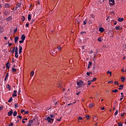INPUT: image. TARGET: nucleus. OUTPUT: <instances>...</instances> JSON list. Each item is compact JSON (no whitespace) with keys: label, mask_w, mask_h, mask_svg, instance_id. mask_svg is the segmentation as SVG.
<instances>
[{"label":"nucleus","mask_w":126,"mask_h":126,"mask_svg":"<svg viewBox=\"0 0 126 126\" xmlns=\"http://www.w3.org/2000/svg\"><path fill=\"white\" fill-rule=\"evenodd\" d=\"M50 54L52 55V56H56V54H57V49H52L51 51Z\"/></svg>","instance_id":"1"},{"label":"nucleus","mask_w":126,"mask_h":126,"mask_svg":"<svg viewBox=\"0 0 126 126\" xmlns=\"http://www.w3.org/2000/svg\"><path fill=\"white\" fill-rule=\"evenodd\" d=\"M45 120L47 121L48 123H52V122H54V119L50 118V117H48Z\"/></svg>","instance_id":"2"},{"label":"nucleus","mask_w":126,"mask_h":126,"mask_svg":"<svg viewBox=\"0 0 126 126\" xmlns=\"http://www.w3.org/2000/svg\"><path fill=\"white\" fill-rule=\"evenodd\" d=\"M77 84L78 86H79L80 87L81 86V85H82L83 84V82L81 80H79V81H78L77 82Z\"/></svg>","instance_id":"3"},{"label":"nucleus","mask_w":126,"mask_h":126,"mask_svg":"<svg viewBox=\"0 0 126 126\" xmlns=\"http://www.w3.org/2000/svg\"><path fill=\"white\" fill-rule=\"evenodd\" d=\"M109 3L110 5H114L115 4V0H109Z\"/></svg>","instance_id":"4"},{"label":"nucleus","mask_w":126,"mask_h":126,"mask_svg":"<svg viewBox=\"0 0 126 126\" xmlns=\"http://www.w3.org/2000/svg\"><path fill=\"white\" fill-rule=\"evenodd\" d=\"M98 31L99 32H100L101 33H103V32H104V31H105V29H104V28L101 27L99 29Z\"/></svg>","instance_id":"5"},{"label":"nucleus","mask_w":126,"mask_h":126,"mask_svg":"<svg viewBox=\"0 0 126 126\" xmlns=\"http://www.w3.org/2000/svg\"><path fill=\"white\" fill-rule=\"evenodd\" d=\"M13 113V111L12 110V109H11L10 112H9L8 113L7 116H10L12 115V114Z\"/></svg>","instance_id":"6"},{"label":"nucleus","mask_w":126,"mask_h":126,"mask_svg":"<svg viewBox=\"0 0 126 126\" xmlns=\"http://www.w3.org/2000/svg\"><path fill=\"white\" fill-rule=\"evenodd\" d=\"M19 48V54L20 55V54L22 53V47H21V46H20Z\"/></svg>","instance_id":"7"},{"label":"nucleus","mask_w":126,"mask_h":126,"mask_svg":"<svg viewBox=\"0 0 126 126\" xmlns=\"http://www.w3.org/2000/svg\"><path fill=\"white\" fill-rule=\"evenodd\" d=\"M117 20L118 21H119V22H123V21H124V18L119 17Z\"/></svg>","instance_id":"8"},{"label":"nucleus","mask_w":126,"mask_h":126,"mask_svg":"<svg viewBox=\"0 0 126 126\" xmlns=\"http://www.w3.org/2000/svg\"><path fill=\"white\" fill-rule=\"evenodd\" d=\"M6 67L8 69H9V68L10 67V64H9V63H8V62L6 64Z\"/></svg>","instance_id":"9"},{"label":"nucleus","mask_w":126,"mask_h":126,"mask_svg":"<svg viewBox=\"0 0 126 126\" xmlns=\"http://www.w3.org/2000/svg\"><path fill=\"white\" fill-rule=\"evenodd\" d=\"M18 39H19V37H18V36L15 37L14 41H15V44H16V43H17V41H18Z\"/></svg>","instance_id":"10"},{"label":"nucleus","mask_w":126,"mask_h":126,"mask_svg":"<svg viewBox=\"0 0 126 126\" xmlns=\"http://www.w3.org/2000/svg\"><path fill=\"white\" fill-rule=\"evenodd\" d=\"M16 93H17L16 91H14L13 94H12L13 97H16V96H17V94H16Z\"/></svg>","instance_id":"11"},{"label":"nucleus","mask_w":126,"mask_h":126,"mask_svg":"<svg viewBox=\"0 0 126 126\" xmlns=\"http://www.w3.org/2000/svg\"><path fill=\"white\" fill-rule=\"evenodd\" d=\"M118 89L119 90H123L124 89V85H120Z\"/></svg>","instance_id":"12"},{"label":"nucleus","mask_w":126,"mask_h":126,"mask_svg":"<svg viewBox=\"0 0 126 126\" xmlns=\"http://www.w3.org/2000/svg\"><path fill=\"white\" fill-rule=\"evenodd\" d=\"M31 18H32V17L31 16V14H29L28 16V21H30V20H31Z\"/></svg>","instance_id":"13"},{"label":"nucleus","mask_w":126,"mask_h":126,"mask_svg":"<svg viewBox=\"0 0 126 126\" xmlns=\"http://www.w3.org/2000/svg\"><path fill=\"white\" fill-rule=\"evenodd\" d=\"M115 29L116 30H122V28H121V27L120 26L116 27Z\"/></svg>","instance_id":"14"},{"label":"nucleus","mask_w":126,"mask_h":126,"mask_svg":"<svg viewBox=\"0 0 126 126\" xmlns=\"http://www.w3.org/2000/svg\"><path fill=\"white\" fill-rule=\"evenodd\" d=\"M21 39V40H23V41H24V40H25V35L24 34H22Z\"/></svg>","instance_id":"15"},{"label":"nucleus","mask_w":126,"mask_h":126,"mask_svg":"<svg viewBox=\"0 0 126 126\" xmlns=\"http://www.w3.org/2000/svg\"><path fill=\"white\" fill-rule=\"evenodd\" d=\"M92 65V62H89L88 66V69L90 68V66Z\"/></svg>","instance_id":"16"},{"label":"nucleus","mask_w":126,"mask_h":126,"mask_svg":"<svg viewBox=\"0 0 126 126\" xmlns=\"http://www.w3.org/2000/svg\"><path fill=\"white\" fill-rule=\"evenodd\" d=\"M21 6V3H18L16 4V8H18V7H20Z\"/></svg>","instance_id":"17"},{"label":"nucleus","mask_w":126,"mask_h":126,"mask_svg":"<svg viewBox=\"0 0 126 126\" xmlns=\"http://www.w3.org/2000/svg\"><path fill=\"white\" fill-rule=\"evenodd\" d=\"M10 7V5H9V4H5V7H6V8H9Z\"/></svg>","instance_id":"18"},{"label":"nucleus","mask_w":126,"mask_h":126,"mask_svg":"<svg viewBox=\"0 0 126 126\" xmlns=\"http://www.w3.org/2000/svg\"><path fill=\"white\" fill-rule=\"evenodd\" d=\"M57 49H58V51H59L60 52H61V51H62V47H61V46H58L57 48Z\"/></svg>","instance_id":"19"},{"label":"nucleus","mask_w":126,"mask_h":126,"mask_svg":"<svg viewBox=\"0 0 126 126\" xmlns=\"http://www.w3.org/2000/svg\"><path fill=\"white\" fill-rule=\"evenodd\" d=\"M15 50V47H14L13 48H12V50H11V51H10V53H11V54H13L14 53V50Z\"/></svg>","instance_id":"20"},{"label":"nucleus","mask_w":126,"mask_h":126,"mask_svg":"<svg viewBox=\"0 0 126 126\" xmlns=\"http://www.w3.org/2000/svg\"><path fill=\"white\" fill-rule=\"evenodd\" d=\"M11 19H12V17L11 16H10L6 19V20H7V21H10V20H11Z\"/></svg>","instance_id":"21"},{"label":"nucleus","mask_w":126,"mask_h":126,"mask_svg":"<svg viewBox=\"0 0 126 126\" xmlns=\"http://www.w3.org/2000/svg\"><path fill=\"white\" fill-rule=\"evenodd\" d=\"M13 115L14 117H16V116H17V112L14 111L13 112Z\"/></svg>","instance_id":"22"},{"label":"nucleus","mask_w":126,"mask_h":126,"mask_svg":"<svg viewBox=\"0 0 126 126\" xmlns=\"http://www.w3.org/2000/svg\"><path fill=\"white\" fill-rule=\"evenodd\" d=\"M12 101V97H11L9 99V100H8V103H11Z\"/></svg>","instance_id":"23"},{"label":"nucleus","mask_w":126,"mask_h":126,"mask_svg":"<svg viewBox=\"0 0 126 126\" xmlns=\"http://www.w3.org/2000/svg\"><path fill=\"white\" fill-rule=\"evenodd\" d=\"M121 80H122V82H125V80H126V78L124 77H122L121 78Z\"/></svg>","instance_id":"24"},{"label":"nucleus","mask_w":126,"mask_h":126,"mask_svg":"<svg viewBox=\"0 0 126 126\" xmlns=\"http://www.w3.org/2000/svg\"><path fill=\"white\" fill-rule=\"evenodd\" d=\"M107 74H110V76H112V72L108 70L107 71Z\"/></svg>","instance_id":"25"},{"label":"nucleus","mask_w":126,"mask_h":126,"mask_svg":"<svg viewBox=\"0 0 126 126\" xmlns=\"http://www.w3.org/2000/svg\"><path fill=\"white\" fill-rule=\"evenodd\" d=\"M87 23V19H86L85 20H84V21H83V25H86V24Z\"/></svg>","instance_id":"26"},{"label":"nucleus","mask_w":126,"mask_h":126,"mask_svg":"<svg viewBox=\"0 0 126 126\" xmlns=\"http://www.w3.org/2000/svg\"><path fill=\"white\" fill-rule=\"evenodd\" d=\"M93 106H94V105L93 104V103H90V104H89V107L90 108H92V107H93Z\"/></svg>","instance_id":"27"},{"label":"nucleus","mask_w":126,"mask_h":126,"mask_svg":"<svg viewBox=\"0 0 126 126\" xmlns=\"http://www.w3.org/2000/svg\"><path fill=\"white\" fill-rule=\"evenodd\" d=\"M12 72H16V69H15L14 68H12Z\"/></svg>","instance_id":"28"},{"label":"nucleus","mask_w":126,"mask_h":126,"mask_svg":"<svg viewBox=\"0 0 126 126\" xmlns=\"http://www.w3.org/2000/svg\"><path fill=\"white\" fill-rule=\"evenodd\" d=\"M14 107H15V108H19V105H18V104L17 103H15L14 105Z\"/></svg>","instance_id":"29"},{"label":"nucleus","mask_w":126,"mask_h":126,"mask_svg":"<svg viewBox=\"0 0 126 126\" xmlns=\"http://www.w3.org/2000/svg\"><path fill=\"white\" fill-rule=\"evenodd\" d=\"M119 113V110H117L115 112V113H114V116H117V115H118Z\"/></svg>","instance_id":"30"},{"label":"nucleus","mask_w":126,"mask_h":126,"mask_svg":"<svg viewBox=\"0 0 126 126\" xmlns=\"http://www.w3.org/2000/svg\"><path fill=\"white\" fill-rule=\"evenodd\" d=\"M97 40L98 42H101L102 41V37H100L97 39Z\"/></svg>","instance_id":"31"},{"label":"nucleus","mask_w":126,"mask_h":126,"mask_svg":"<svg viewBox=\"0 0 126 126\" xmlns=\"http://www.w3.org/2000/svg\"><path fill=\"white\" fill-rule=\"evenodd\" d=\"M21 20H22V21H25V17L24 16H22V18H21Z\"/></svg>","instance_id":"32"},{"label":"nucleus","mask_w":126,"mask_h":126,"mask_svg":"<svg viewBox=\"0 0 126 126\" xmlns=\"http://www.w3.org/2000/svg\"><path fill=\"white\" fill-rule=\"evenodd\" d=\"M91 83H92V81H88V85H91Z\"/></svg>","instance_id":"33"},{"label":"nucleus","mask_w":126,"mask_h":126,"mask_svg":"<svg viewBox=\"0 0 126 126\" xmlns=\"http://www.w3.org/2000/svg\"><path fill=\"white\" fill-rule=\"evenodd\" d=\"M112 92L114 93H117V92H118V90L115 89L114 90H112Z\"/></svg>","instance_id":"34"},{"label":"nucleus","mask_w":126,"mask_h":126,"mask_svg":"<svg viewBox=\"0 0 126 126\" xmlns=\"http://www.w3.org/2000/svg\"><path fill=\"white\" fill-rule=\"evenodd\" d=\"M8 77V73H7L5 76V79H4L5 81V80H6V78H7Z\"/></svg>","instance_id":"35"},{"label":"nucleus","mask_w":126,"mask_h":126,"mask_svg":"<svg viewBox=\"0 0 126 126\" xmlns=\"http://www.w3.org/2000/svg\"><path fill=\"white\" fill-rule=\"evenodd\" d=\"M33 75H34V71H32L31 72V76H33Z\"/></svg>","instance_id":"36"},{"label":"nucleus","mask_w":126,"mask_h":126,"mask_svg":"<svg viewBox=\"0 0 126 126\" xmlns=\"http://www.w3.org/2000/svg\"><path fill=\"white\" fill-rule=\"evenodd\" d=\"M15 58H18V53H15Z\"/></svg>","instance_id":"37"},{"label":"nucleus","mask_w":126,"mask_h":126,"mask_svg":"<svg viewBox=\"0 0 126 126\" xmlns=\"http://www.w3.org/2000/svg\"><path fill=\"white\" fill-rule=\"evenodd\" d=\"M118 126H123V123H118Z\"/></svg>","instance_id":"38"},{"label":"nucleus","mask_w":126,"mask_h":126,"mask_svg":"<svg viewBox=\"0 0 126 126\" xmlns=\"http://www.w3.org/2000/svg\"><path fill=\"white\" fill-rule=\"evenodd\" d=\"M82 117H79L78 118V120H80V121H82Z\"/></svg>","instance_id":"39"},{"label":"nucleus","mask_w":126,"mask_h":126,"mask_svg":"<svg viewBox=\"0 0 126 126\" xmlns=\"http://www.w3.org/2000/svg\"><path fill=\"white\" fill-rule=\"evenodd\" d=\"M114 84H115V85H119V82L118 81H115L114 82Z\"/></svg>","instance_id":"40"},{"label":"nucleus","mask_w":126,"mask_h":126,"mask_svg":"<svg viewBox=\"0 0 126 126\" xmlns=\"http://www.w3.org/2000/svg\"><path fill=\"white\" fill-rule=\"evenodd\" d=\"M96 80H97V78H94L92 80V82L96 81Z\"/></svg>","instance_id":"41"},{"label":"nucleus","mask_w":126,"mask_h":126,"mask_svg":"<svg viewBox=\"0 0 126 126\" xmlns=\"http://www.w3.org/2000/svg\"><path fill=\"white\" fill-rule=\"evenodd\" d=\"M59 87L60 88L63 87V86H62V83H60L59 84Z\"/></svg>","instance_id":"42"},{"label":"nucleus","mask_w":126,"mask_h":126,"mask_svg":"<svg viewBox=\"0 0 126 126\" xmlns=\"http://www.w3.org/2000/svg\"><path fill=\"white\" fill-rule=\"evenodd\" d=\"M21 92V90H20V89H19V90H18V95H20V93Z\"/></svg>","instance_id":"43"},{"label":"nucleus","mask_w":126,"mask_h":126,"mask_svg":"<svg viewBox=\"0 0 126 126\" xmlns=\"http://www.w3.org/2000/svg\"><path fill=\"white\" fill-rule=\"evenodd\" d=\"M23 42H24V40H20V41H19L20 44H22V43H23Z\"/></svg>","instance_id":"44"},{"label":"nucleus","mask_w":126,"mask_h":126,"mask_svg":"<svg viewBox=\"0 0 126 126\" xmlns=\"http://www.w3.org/2000/svg\"><path fill=\"white\" fill-rule=\"evenodd\" d=\"M7 88H8V89H9V90H10V86L9 85H7Z\"/></svg>","instance_id":"45"},{"label":"nucleus","mask_w":126,"mask_h":126,"mask_svg":"<svg viewBox=\"0 0 126 126\" xmlns=\"http://www.w3.org/2000/svg\"><path fill=\"white\" fill-rule=\"evenodd\" d=\"M17 118H18L19 119H22V116H21L20 115H19V116H17Z\"/></svg>","instance_id":"46"},{"label":"nucleus","mask_w":126,"mask_h":126,"mask_svg":"<svg viewBox=\"0 0 126 126\" xmlns=\"http://www.w3.org/2000/svg\"><path fill=\"white\" fill-rule=\"evenodd\" d=\"M29 124H33V120H30L29 121Z\"/></svg>","instance_id":"47"},{"label":"nucleus","mask_w":126,"mask_h":126,"mask_svg":"<svg viewBox=\"0 0 126 126\" xmlns=\"http://www.w3.org/2000/svg\"><path fill=\"white\" fill-rule=\"evenodd\" d=\"M24 114H25V115H27V114H29V112L28 111H25Z\"/></svg>","instance_id":"48"},{"label":"nucleus","mask_w":126,"mask_h":126,"mask_svg":"<svg viewBox=\"0 0 126 126\" xmlns=\"http://www.w3.org/2000/svg\"><path fill=\"white\" fill-rule=\"evenodd\" d=\"M54 117H55V115H54L53 114L50 115V118H54Z\"/></svg>","instance_id":"49"},{"label":"nucleus","mask_w":126,"mask_h":126,"mask_svg":"<svg viewBox=\"0 0 126 126\" xmlns=\"http://www.w3.org/2000/svg\"><path fill=\"white\" fill-rule=\"evenodd\" d=\"M25 112V111L24 110L22 109V110H21V113L22 114H23V113H24Z\"/></svg>","instance_id":"50"},{"label":"nucleus","mask_w":126,"mask_h":126,"mask_svg":"<svg viewBox=\"0 0 126 126\" xmlns=\"http://www.w3.org/2000/svg\"><path fill=\"white\" fill-rule=\"evenodd\" d=\"M89 24H92V21L90 20V21H89Z\"/></svg>","instance_id":"51"},{"label":"nucleus","mask_w":126,"mask_h":126,"mask_svg":"<svg viewBox=\"0 0 126 126\" xmlns=\"http://www.w3.org/2000/svg\"><path fill=\"white\" fill-rule=\"evenodd\" d=\"M15 53H18V49H15Z\"/></svg>","instance_id":"52"},{"label":"nucleus","mask_w":126,"mask_h":126,"mask_svg":"<svg viewBox=\"0 0 126 126\" xmlns=\"http://www.w3.org/2000/svg\"><path fill=\"white\" fill-rule=\"evenodd\" d=\"M28 26H29V23H27L26 24V27H28Z\"/></svg>","instance_id":"53"},{"label":"nucleus","mask_w":126,"mask_h":126,"mask_svg":"<svg viewBox=\"0 0 126 126\" xmlns=\"http://www.w3.org/2000/svg\"><path fill=\"white\" fill-rule=\"evenodd\" d=\"M2 109H3V107L0 106V111H1V110H2Z\"/></svg>","instance_id":"54"},{"label":"nucleus","mask_w":126,"mask_h":126,"mask_svg":"<svg viewBox=\"0 0 126 126\" xmlns=\"http://www.w3.org/2000/svg\"><path fill=\"white\" fill-rule=\"evenodd\" d=\"M86 118H87V120H89V119H90L89 115L87 116Z\"/></svg>","instance_id":"55"},{"label":"nucleus","mask_w":126,"mask_h":126,"mask_svg":"<svg viewBox=\"0 0 126 126\" xmlns=\"http://www.w3.org/2000/svg\"><path fill=\"white\" fill-rule=\"evenodd\" d=\"M90 73H91L87 72V75H88L89 76L90 75Z\"/></svg>","instance_id":"56"},{"label":"nucleus","mask_w":126,"mask_h":126,"mask_svg":"<svg viewBox=\"0 0 126 126\" xmlns=\"http://www.w3.org/2000/svg\"><path fill=\"white\" fill-rule=\"evenodd\" d=\"M13 126V123H11L9 125V126Z\"/></svg>","instance_id":"57"},{"label":"nucleus","mask_w":126,"mask_h":126,"mask_svg":"<svg viewBox=\"0 0 126 126\" xmlns=\"http://www.w3.org/2000/svg\"><path fill=\"white\" fill-rule=\"evenodd\" d=\"M12 43H9V47H11Z\"/></svg>","instance_id":"58"},{"label":"nucleus","mask_w":126,"mask_h":126,"mask_svg":"<svg viewBox=\"0 0 126 126\" xmlns=\"http://www.w3.org/2000/svg\"><path fill=\"white\" fill-rule=\"evenodd\" d=\"M17 31V29L14 30V32L15 33Z\"/></svg>","instance_id":"59"},{"label":"nucleus","mask_w":126,"mask_h":126,"mask_svg":"<svg viewBox=\"0 0 126 126\" xmlns=\"http://www.w3.org/2000/svg\"><path fill=\"white\" fill-rule=\"evenodd\" d=\"M113 83V81H109V82H108V83L109 84V83Z\"/></svg>","instance_id":"60"},{"label":"nucleus","mask_w":126,"mask_h":126,"mask_svg":"<svg viewBox=\"0 0 126 126\" xmlns=\"http://www.w3.org/2000/svg\"><path fill=\"white\" fill-rule=\"evenodd\" d=\"M4 39H5V40H7V37H6V36L4 37Z\"/></svg>","instance_id":"61"},{"label":"nucleus","mask_w":126,"mask_h":126,"mask_svg":"<svg viewBox=\"0 0 126 126\" xmlns=\"http://www.w3.org/2000/svg\"><path fill=\"white\" fill-rule=\"evenodd\" d=\"M2 7V5L1 4H0V9Z\"/></svg>","instance_id":"62"},{"label":"nucleus","mask_w":126,"mask_h":126,"mask_svg":"<svg viewBox=\"0 0 126 126\" xmlns=\"http://www.w3.org/2000/svg\"><path fill=\"white\" fill-rule=\"evenodd\" d=\"M22 123H23V124H25V121L24 120H23V121H22Z\"/></svg>","instance_id":"63"},{"label":"nucleus","mask_w":126,"mask_h":126,"mask_svg":"<svg viewBox=\"0 0 126 126\" xmlns=\"http://www.w3.org/2000/svg\"><path fill=\"white\" fill-rule=\"evenodd\" d=\"M114 25H117V21H115V22L114 24Z\"/></svg>","instance_id":"64"}]
</instances>
